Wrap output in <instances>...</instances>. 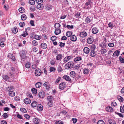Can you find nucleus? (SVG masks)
<instances>
[{"label": "nucleus", "instance_id": "obj_1", "mask_svg": "<svg viewBox=\"0 0 124 124\" xmlns=\"http://www.w3.org/2000/svg\"><path fill=\"white\" fill-rule=\"evenodd\" d=\"M48 101V103L47 104L48 106L50 107H51L53 105V103L52 101L53 98L51 96H48L47 98Z\"/></svg>", "mask_w": 124, "mask_h": 124}, {"label": "nucleus", "instance_id": "obj_2", "mask_svg": "<svg viewBox=\"0 0 124 124\" xmlns=\"http://www.w3.org/2000/svg\"><path fill=\"white\" fill-rule=\"evenodd\" d=\"M73 65V62H70L65 65V68L66 69H69L72 67Z\"/></svg>", "mask_w": 124, "mask_h": 124}, {"label": "nucleus", "instance_id": "obj_3", "mask_svg": "<svg viewBox=\"0 0 124 124\" xmlns=\"http://www.w3.org/2000/svg\"><path fill=\"white\" fill-rule=\"evenodd\" d=\"M41 73V71L39 69H37L35 72V75L37 76H40Z\"/></svg>", "mask_w": 124, "mask_h": 124}, {"label": "nucleus", "instance_id": "obj_4", "mask_svg": "<svg viewBox=\"0 0 124 124\" xmlns=\"http://www.w3.org/2000/svg\"><path fill=\"white\" fill-rule=\"evenodd\" d=\"M94 41L93 37L92 36H90L87 39V42L89 44L92 43Z\"/></svg>", "mask_w": 124, "mask_h": 124}, {"label": "nucleus", "instance_id": "obj_5", "mask_svg": "<svg viewBox=\"0 0 124 124\" xmlns=\"http://www.w3.org/2000/svg\"><path fill=\"white\" fill-rule=\"evenodd\" d=\"M45 96V93L43 91L40 92L39 93V96L41 98H44Z\"/></svg>", "mask_w": 124, "mask_h": 124}, {"label": "nucleus", "instance_id": "obj_6", "mask_svg": "<svg viewBox=\"0 0 124 124\" xmlns=\"http://www.w3.org/2000/svg\"><path fill=\"white\" fill-rule=\"evenodd\" d=\"M99 29L96 27H93L92 30V33L94 34H96L99 32Z\"/></svg>", "mask_w": 124, "mask_h": 124}, {"label": "nucleus", "instance_id": "obj_7", "mask_svg": "<svg viewBox=\"0 0 124 124\" xmlns=\"http://www.w3.org/2000/svg\"><path fill=\"white\" fill-rule=\"evenodd\" d=\"M66 85V83L65 82H62L61 83L59 86V89H61L63 90L64 89L65 87V85Z\"/></svg>", "mask_w": 124, "mask_h": 124}, {"label": "nucleus", "instance_id": "obj_8", "mask_svg": "<svg viewBox=\"0 0 124 124\" xmlns=\"http://www.w3.org/2000/svg\"><path fill=\"white\" fill-rule=\"evenodd\" d=\"M2 78L3 79L7 81H9L10 79L9 77L6 75H4L2 76Z\"/></svg>", "mask_w": 124, "mask_h": 124}, {"label": "nucleus", "instance_id": "obj_9", "mask_svg": "<svg viewBox=\"0 0 124 124\" xmlns=\"http://www.w3.org/2000/svg\"><path fill=\"white\" fill-rule=\"evenodd\" d=\"M37 8L39 10H42L44 8V7L43 5L41 3H39L37 5Z\"/></svg>", "mask_w": 124, "mask_h": 124}, {"label": "nucleus", "instance_id": "obj_10", "mask_svg": "<svg viewBox=\"0 0 124 124\" xmlns=\"http://www.w3.org/2000/svg\"><path fill=\"white\" fill-rule=\"evenodd\" d=\"M120 51L118 50H117L116 51L114 52L112 56L113 57H116V56L117 57L119 54Z\"/></svg>", "mask_w": 124, "mask_h": 124}, {"label": "nucleus", "instance_id": "obj_11", "mask_svg": "<svg viewBox=\"0 0 124 124\" xmlns=\"http://www.w3.org/2000/svg\"><path fill=\"white\" fill-rule=\"evenodd\" d=\"M63 78L65 80H66L69 81L70 82L71 81V79L70 77L67 75H65L63 77Z\"/></svg>", "mask_w": 124, "mask_h": 124}, {"label": "nucleus", "instance_id": "obj_12", "mask_svg": "<svg viewBox=\"0 0 124 124\" xmlns=\"http://www.w3.org/2000/svg\"><path fill=\"white\" fill-rule=\"evenodd\" d=\"M40 121L39 119L37 117L34 118L33 120V122L36 124H39Z\"/></svg>", "mask_w": 124, "mask_h": 124}, {"label": "nucleus", "instance_id": "obj_13", "mask_svg": "<svg viewBox=\"0 0 124 124\" xmlns=\"http://www.w3.org/2000/svg\"><path fill=\"white\" fill-rule=\"evenodd\" d=\"M72 58V57L70 56L66 57L64 59L63 62L65 63L66 62Z\"/></svg>", "mask_w": 124, "mask_h": 124}, {"label": "nucleus", "instance_id": "obj_14", "mask_svg": "<svg viewBox=\"0 0 124 124\" xmlns=\"http://www.w3.org/2000/svg\"><path fill=\"white\" fill-rule=\"evenodd\" d=\"M43 85L44 86L46 87V88L47 89H49L50 87V84L47 82L45 83Z\"/></svg>", "mask_w": 124, "mask_h": 124}, {"label": "nucleus", "instance_id": "obj_15", "mask_svg": "<svg viewBox=\"0 0 124 124\" xmlns=\"http://www.w3.org/2000/svg\"><path fill=\"white\" fill-rule=\"evenodd\" d=\"M20 55L21 57L23 58H24V57H25V52L23 50H22L20 52Z\"/></svg>", "mask_w": 124, "mask_h": 124}, {"label": "nucleus", "instance_id": "obj_16", "mask_svg": "<svg viewBox=\"0 0 124 124\" xmlns=\"http://www.w3.org/2000/svg\"><path fill=\"white\" fill-rule=\"evenodd\" d=\"M61 32V30L60 29L55 28L54 31L55 34L56 35H58Z\"/></svg>", "mask_w": 124, "mask_h": 124}, {"label": "nucleus", "instance_id": "obj_17", "mask_svg": "<svg viewBox=\"0 0 124 124\" xmlns=\"http://www.w3.org/2000/svg\"><path fill=\"white\" fill-rule=\"evenodd\" d=\"M37 109L39 111H41L43 109V106L41 104L38 105L37 107Z\"/></svg>", "mask_w": 124, "mask_h": 124}, {"label": "nucleus", "instance_id": "obj_18", "mask_svg": "<svg viewBox=\"0 0 124 124\" xmlns=\"http://www.w3.org/2000/svg\"><path fill=\"white\" fill-rule=\"evenodd\" d=\"M24 103L26 104H28L30 103L31 102V100L29 99L26 98L24 101Z\"/></svg>", "mask_w": 124, "mask_h": 124}, {"label": "nucleus", "instance_id": "obj_19", "mask_svg": "<svg viewBox=\"0 0 124 124\" xmlns=\"http://www.w3.org/2000/svg\"><path fill=\"white\" fill-rule=\"evenodd\" d=\"M41 47L43 49H45L47 48V46L46 44L45 43H42L41 44Z\"/></svg>", "mask_w": 124, "mask_h": 124}, {"label": "nucleus", "instance_id": "obj_20", "mask_svg": "<svg viewBox=\"0 0 124 124\" xmlns=\"http://www.w3.org/2000/svg\"><path fill=\"white\" fill-rule=\"evenodd\" d=\"M76 73L74 71H71L70 73V76L71 77L74 78L76 76L75 75Z\"/></svg>", "mask_w": 124, "mask_h": 124}, {"label": "nucleus", "instance_id": "obj_21", "mask_svg": "<svg viewBox=\"0 0 124 124\" xmlns=\"http://www.w3.org/2000/svg\"><path fill=\"white\" fill-rule=\"evenodd\" d=\"M62 54H58L56 57V59L57 60H61L62 59Z\"/></svg>", "mask_w": 124, "mask_h": 124}, {"label": "nucleus", "instance_id": "obj_22", "mask_svg": "<svg viewBox=\"0 0 124 124\" xmlns=\"http://www.w3.org/2000/svg\"><path fill=\"white\" fill-rule=\"evenodd\" d=\"M80 36L81 37L85 38V32L83 31L80 32Z\"/></svg>", "mask_w": 124, "mask_h": 124}, {"label": "nucleus", "instance_id": "obj_23", "mask_svg": "<svg viewBox=\"0 0 124 124\" xmlns=\"http://www.w3.org/2000/svg\"><path fill=\"white\" fill-rule=\"evenodd\" d=\"M70 39L73 41H75L77 40V38L76 36L73 35L70 38Z\"/></svg>", "mask_w": 124, "mask_h": 124}, {"label": "nucleus", "instance_id": "obj_24", "mask_svg": "<svg viewBox=\"0 0 124 124\" xmlns=\"http://www.w3.org/2000/svg\"><path fill=\"white\" fill-rule=\"evenodd\" d=\"M91 2L90 0H89L86 3V5L87 6V8H90L91 6Z\"/></svg>", "mask_w": 124, "mask_h": 124}, {"label": "nucleus", "instance_id": "obj_25", "mask_svg": "<svg viewBox=\"0 0 124 124\" xmlns=\"http://www.w3.org/2000/svg\"><path fill=\"white\" fill-rule=\"evenodd\" d=\"M8 94L9 96L13 97L15 96V93L13 91L9 92Z\"/></svg>", "mask_w": 124, "mask_h": 124}, {"label": "nucleus", "instance_id": "obj_26", "mask_svg": "<svg viewBox=\"0 0 124 124\" xmlns=\"http://www.w3.org/2000/svg\"><path fill=\"white\" fill-rule=\"evenodd\" d=\"M96 54V53L94 51L91 50L90 52V55L92 57H94Z\"/></svg>", "mask_w": 124, "mask_h": 124}, {"label": "nucleus", "instance_id": "obj_27", "mask_svg": "<svg viewBox=\"0 0 124 124\" xmlns=\"http://www.w3.org/2000/svg\"><path fill=\"white\" fill-rule=\"evenodd\" d=\"M81 59H82L81 57L79 56H78L74 59V61L75 62H76L81 60Z\"/></svg>", "mask_w": 124, "mask_h": 124}, {"label": "nucleus", "instance_id": "obj_28", "mask_svg": "<svg viewBox=\"0 0 124 124\" xmlns=\"http://www.w3.org/2000/svg\"><path fill=\"white\" fill-rule=\"evenodd\" d=\"M108 122L109 124H116L115 121L112 119L109 120Z\"/></svg>", "mask_w": 124, "mask_h": 124}, {"label": "nucleus", "instance_id": "obj_29", "mask_svg": "<svg viewBox=\"0 0 124 124\" xmlns=\"http://www.w3.org/2000/svg\"><path fill=\"white\" fill-rule=\"evenodd\" d=\"M19 11L21 13H23L24 12L25 9L24 8L22 7H20L19 9Z\"/></svg>", "mask_w": 124, "mask_h": 124}, {"label": "nucleus", "instance_id": "obj_30", "mask_svg": "<svg viewBox=\"0 0 124 124\" xmlns=\"http://www.w3.org/2000/svg\"><path fill=\"white\" fill-rule=\"evenodd\" d=\"M107 45L106 43L103 42L101 43L100 46L102 48L105 47Z\"/></svg>", "mask_w": 124, "mask_h": 124}, {"label": "nucleus", "instance_id": "obj_31", "mask_svg": "<svg viewBox=\"0 0 124 124\" xmlns=\"http://www.w3.org/2000/svg\"><path fill=\"white\" fill-rule=\"evenodd\" d=\"M42 83L40 82H38L35 84V86L37 88H39L41 86Z\"/></svg>", "mask_w": 124, "mask_h": 124}, {"label": "nucleus", "instance_id": "obj_32", "mask_svg": "<svg viewBox=\"0 0 124 124\" xmlns=\"http://www.w3.org/2000/svg\"><path fill=\"white\" fill-rule=\"evenodd\" d=\"M72 33L70 31H67L66 34V36L68 37H70L72 35Z\"/></svg>", "mask_w": 124, "mask_h": 124}, {"label": "nucleus", "instance_id": "obj_33", "mask_svg": "<svg viewBox=\"0 0 124 124\" xmlns=\"http://www.w3.org/2000/svg\"><path fill=\"white\" fill-rule=\"evenodd\" d=\"M27 18V16L24 14L22 15L21 16V19L22 20H25Z\"/></svg>", "mask_w": 124, "mask_h": 124}, {"label": "nucleus", "instance_id": "obj_34", "mask_svg": "<svg viewBox=\"0 0 124 124\" xmlns=\"http://www.w3.org/2000/svg\"><path fill=\"white\" fill-rule=\"evenodd\" d=\"M37 105V102L36 101H33L31 104V106L33 107H36Z\"/></svg>", "mask_w": 124, "mask_h": 124}, {"label": "nucleus", "instance_id": "obj_35", "mask_svg": "<svg viewBox=\"0 0 124 124\" xmlns=\"http://www.w3.org/2000/svg\"><path fill=\"white\" fill-rule=\"evenodd\" d=\"M32 44L34 46H37L38 45V42L35 40H33L32 42Z\"/></svg>", "mask_w": 124, "mask_h": 124}, {"label": "nucleus", "instance_id": "obj_36", "mask_svg": "<svg viewBox=\"0 0 124 124\" xmlns=\"http://www.w3.org/2000/svg\"><path fill=\"white\" fill-rule=\"evenodd\" d=\"M95 48L96 46L95 45L93 44L91 46V51H94Z\"/></svg>", "mask_w": 124, "mask_h": 124}, {"label": "nucleus", "instance_id": "obj_37", "mask_svg": "<svg viewBox=\"0 0 124 124\" xmlns=\"http://www.w3.org/2000/svg\"><path fill=\"white\" fill-rule=\"evenodd\" d=\"M31 91L34 94H36L37 93V90L35 88H33L31 89Z\"/></svg>", "mask_w": 124, "mask_h": 124}, {"label": "nucleus", "instance_id": "obj_38", "mask_svg": "<svg viewBox=\"0 0 124 124\" xmlns=\"http://www.w3.org/2000/svg\"><path fill=\"white\" fill-rule=\"evenodd\" d=\"M54 26L55 28H58L60 27L61 25L59 23H56L55 24Z\"/></svg>", "mask_w": 124, "mask_h": 124}, {"label": "nucleus", "instance_id": "obj_39", "mask_svg": "<svg viewBox=\"0 0 124 124\" xmlns=\"http://www.w3.org/2000/svg\"><path fill=\"white\" fill-rule=\"evenodd\" d=\"M56 69L53 67H52L50 68V71L51 72H55V71Z\"/></svg>", "mask_w": 124, "mask_h": 124}, {"label": "nucleus", "instance_id": "obj_40", "mask_svg": "<svg viewBox=\"0 0 124 124\" xmlns=\"http://www.w3.org/2000/svg\"><path fill=\"white\" fill-rule=\"evenodd\" d=\"M51 5L49 4H47L46 5L45 8L46 9L49 10L51 8Z\"/></svg>", "mask_w": 124, "mask_h": 124}, {"label": "nucleus", "instance_id": "obj_41", "mask_svg": "<svg viewBox=\"0 0 124 124\" xmlns=\"http://www.w3.org/2000/svg\"><path fill=\"white\" fill-rule=\"evenodd\" d=\"M119 59L120 62L121 63H123L124 62V58H122V57L120 56L119 57Z\"/></svg>", "mask_w": 124, "mask_h": 124}, {"label": "nucleus", "instance_id": "obj_42", "mask_svg": "<svg viewBox=\"0 0 124 124\" xmlns=\"http://www.w3.org/2000/svg\"><path fill=\"white\" fill-rule=\"evenodd\" d=\"M18 30L15 27H14L13 30H12V32L14 33H16L18 32Z\"/></svg>", "mask_w": 124, "mask_h": 124}, {"label": "nucleus", "instance_id": "obj_43", "mask_svg": "<svg viewBox=\"0 0 124 124\" xmlns=\"http://www.w3.org/2000/svg\"><path fill=\"white\" fill-rule=\"evenodd\" d=\"M29 2L30 4L33 5H34L35 3L34 0H30Z\"/></svg>", "mask_w": 124, "mask_h": 124}, {"label": "nucleus", "instance_id": "obj_44", "mask_svg": "<svg viewBox=\"0 0 124 124\" xmlns=\"http://www.w3.org/2000/svg\"><path fill=\"white\" fill-rule=\"evenodd\" d=\"M117 99L120 102H122L123 101V99L122 97L120 96H118Z\"/></svg>", "mask_w": 124, "mask_h": 124}, {"label": "nucleus", "instance_id": "obj_45", "mask_svg": "<svg viewBox=\"0 0 124 124\" xmlns=\"http://www.w3.org/2000/svg\"><path fill=\"white\" fill-rule=\"evenodd\" d=\"M31 65V64L30 63L28 62L26 64L25 67L27 68H29L30 67Z\"/></svg>", "mask_w": 124, "mask_h": 124}, {"label": "nucleus", "instance_id": "obj_46", "mask_svg": "<svg viewBox=\"0 0 124 124\" xmlns=\"http://www.w3.org/2000/svg\"><path fill=\"white\" fill-rule=\"evenodd\" d=\"M57 39V37L55 36H53L51 37V40L53 41H55Z\"/></svg>", "mask_w": 124, "mask_h": 124}, {"label": "nucleus", "instance_id": "obj_47", "mask_svg": "<svg viewBox=\"0 0 124 124\" xmlns=\"http://www.w3.org/2000/svg\"><path fill=\"white\" fill-rule=\"evenodd\" d=\"M57 70L59 72H61L62 70V69L61 66H58L57 68Z\"/></svg>", "mask_w": 124, "mask_h": 124}, {"label": "nucleus", "instance_id": "obj_48", "mask_svg": "<svg viewBox=\"0 0 124 124\" xmlns=\"http://www.w3.org/2000/svg\"><path fill=\"white\" fill-rule=\"evenodd\" d=\"M50 63L52 65H53L55 64L56 61L54 60H52L50 61Z\"/></svg>", "mask_w": 124, "mask_h": 124}, {"label": "nucleus", "instance_id": "obj_49", "mask_svg": "<svg viewBox=\"0 0 124 124\" xmlns=\"http://www.w3.org/2000/svg\"><path fill=\"white\" fill-rule=\"evenodd\" d=\"M97 124H105L104 122L102 120H99L97 122Z\"/></svg>", "mask_w": 124, "mask_h": 124}, {"label": "nucleus", "instance_id": "obj_50", "mask_svg": "<svg viewBox=\"0 0 124 124\" xmlns=\"http://www.w3.org/2000/svg\"><path fill=\"white\" fill-rule=\"evenodd\" d=\"M20 110L21 111L24 113H26L27 112L25 108H21Z\"/></svg>", "mask_w": 124, "mask_h": 124}, {"label": "nucleus", "instance_id": "obj_51", "mask_svg": "<svg viewBox=\"0 0 124 124\" xmlns=\"http://www.w3.org/2000/svg\"><path fill=\"white\" fill-rule=\"evenodd\" d=\"M65 44V43H62V42H60L59 45L61 47H63L64 46Z\"/></svg>", "mask_w": 124, "mask_h": 124}, {"label": "nucleus", "instance_id": "obj_52", "mask_svg": "<svg viewBox=\"0 0 124 124\" xmlns=\"http://www.w3.org/2000/svg\"><path fill=\"white\" fill-rule=\"evenodd\" d=\"M35 39L37 40H39L40 39V36L36 35L34 36Z\"/></svg>", "mask_w": 124, "mask_h": 124}, {"label": "nucleus", "instance_id": "obj_53", "mask_svg": "<svg viewBox=\"0 0 124 124\" xmlns=\"http://www.w3.org/2000/svg\"><path fill=\"white\" fill-rule=\"evenodd\" d=\"M2 116L5 118H6L8 117V116L7 114L6 113H4Z\"/></svg>", "mask_w": 124, "mask_h": 124}, {"label": "nucleus", "instance_id": "obj_54", "mask_svg": "<svg viewBox=\"0 0 124 124\" xmlns=\"http://www.w3.org/2000/svg\"><path fill=\"white\" fill-rule=\"evenodd\" d=\"M25 23L24 22H21L20 23L19 25L21 27H23L25 25Z\"/></svg>", "mask_w": 124, "mask_h": 124}, {"label": "nucleus", "instance_id": "obj_55", "mask_svg": "<svg viewBox=\"0 0 124 124\" xmlns=\"http://www.w3.org/2000/svg\"><path fill=\"white\" fill-rule=\"evenodd\" d=\"M108 45L110 47H112L114 46V44L112 43H108Z\"/></svg>", "mask_w": 124, "mask_h": 124}, {"label": "nucleus", "instance_id": "obj_56", "mask_svg": "<svg viewBox=\"0 0 124 124\" xmlns=\"http://www.w3.org/2000/svg\"><path fill=\"white\" fill-rule=\"evenodd\" d=\"M91 22V20L90 19L87 17L86 18V22L88 23H90Z\"/></svg>", "mask_w": 124, "mask_h": 124}, {"label": "nucleus", "instance_id": "obj_57", "mask_svg": "<svg viewBox=\"0 0 124 124\" xmlns=\"http://www.w3.org/2000/svg\"><path fill=\"white\" fill-rule=\"evenodd\" d=\"M116 103L115 102H113L111 103V105L112 106H115L116 105Z\"/></svg>", "mask_w": 124, "mask_h": 124}, {"label": "nucleus", "instance_id": "obj_58", "mask_svg": "<svg viewBox=\"0 0 124 124\" xmlns=\"http://www.w3.org/2000/svg\"><path fill=\"white\" fill-rule=\"evenodd\" d=\"M80 66L79 65H77L75 66V68L76 70H79Z\"/></svg>", "mask_w": 124, "mask_h": 124}, {"label": "nucleus", "instance_id": "obj_59", "mask_svg": "<svg viewBox=\"0 0 124 124\" xmlns=\"http://www.w3.org/2000/svg\"><path fill=\"white\" fill-rule=\"evenodd\" d=\"M9 90H8L9 92L13 91L14 89V87L12 86L8 87Z\"/></svg>", "mask_w": 124, "mask_h": 124}, {"label": "nucleus", "instance_id": "obj_60", "mask_svg": "<svg viewBox=\"0 0 124 124\" xmlns=\"http://www.w3.org/2000/svg\"><path fill=\"white\" fill-rule=\"evenodd\" d=\"M107 109L108 108V111L112 112L113 111V108L110 107H109L107 108Z\"/></svg>", "mask_w": 124, "mask_h": 124}, {"label": "nucleus", "instance_id": "obj_61", "mask_svg": "<svg viewBox=\"0 0 124 124\" xmlns=\"http://www.w3.org/2000/svg\"><path fill=\"white\" fill-rule=\"evenodd\" d=\"M55 123L56 124H62L63 122L61 121L60 120L58 121H56Z\"/></svg>", "mask_w": 124, "mask_h": 124}, {"label": "nucleus", "instance_id": "obj_62", "mask_svg": "<svg viewBox=\"0 0 124 124\" xmlns=\"http://www.w3.org/2000/svg\"><path fill=\"white\" fill-rule=\"evenodd\" d=\"M10 58L12 60H13L14 61H15L16 60L15 57L13 55V54L11 55L10 57Z\"/></svg>", "mask_w": 124, "mask_h": 124}, {"label": "nucleus", "instance_id": "obj_63", "mask_svg": "<svg viewBox=\"0 0 124 124\" xmlns=\"http://www.w3.org/2000/svg\"><path fill=\"white\" fill-rule=\"evenodd\" d=\"M61 79V78L60 77H59L57 78V79L56 80V81L55 82L56 84L58 83L59 81Z\"/></svg>", "mask_w": 124, "mask_h": 124}, {"label": "nucleus", "instance_id": "obj_64", "mask_svg": "<svg viewBox=\"0 0 124 124\" xmlns=\"http://www.w3.org/2000/svg\"><path fill=\"white\" fill-rule=\"evenodd\" d=\"M120 111L121 112L124 113V109L123 107L121 106H120Z\"/></svg>", "mask_w": 124, "mask_h": 124}]
</instances>
